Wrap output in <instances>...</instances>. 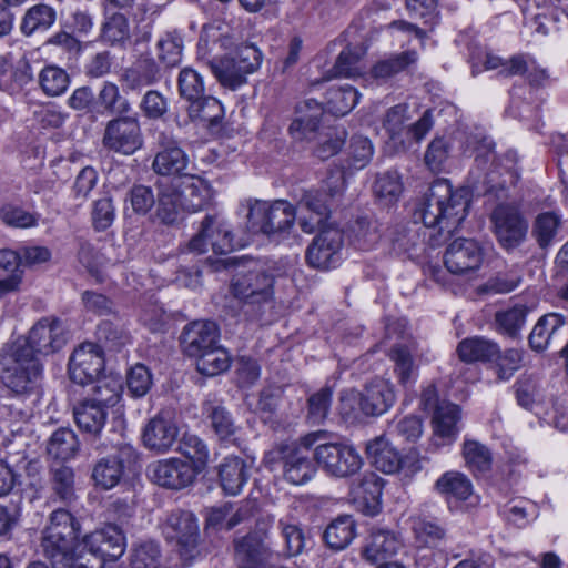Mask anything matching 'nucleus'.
Here are the masks:
<instances>
[{
    "label": "nucleus",
    "mask_w": 568,
    "mask_h": 568,
    "mask_svg": "<svg viewBox=\"0 0 568 568\" xmlns=\"http://www.w3.org/2000/svg\"><path fill=\"white\" fill-rule=\"evenodd\" d=\"M40 358L29 354L24 346L7 343L0 351V379L14 395H27L34 390L42 375Z\"/></svg>",
    "instance_id": "obj_3"
},
{
    "label": "nucleus",
    "mask_w": 568,
    "mask_h": 568,
    "mask_svg": "<svg viewBox=\"0 0 568 568\" xmlns=\"http://www.w3.org/2000/svg\"><path fill=\"white\" fill-rule=\"evenodd\" d=\"M158 202L155 219L162 224L172 225L179 221L184 210L182 200L179 197V189L173 183L158 185Z\"/></svg>",
    "instance_id": "obj_34"
},
{
    "label": "nucleus",
    "mask_w": 568,
    "mask_h": 568,
    "mask_svg": "<svg viewBox=\"0 0 568 568\" xmlns=\"http://www.w3.org/2000/svg\"><path fill=\"white\" fill-rule=\"evenodd\" d=\"M484 261V248L473 240L459 237L446 248L444 263L446 268L456 275H467L478 271Z\"/></svg>",
    "instance_id": "obj_16"
},
{
    "label": "nucleus",
    "mask_w": 568,
    "mask_h": 568,
    "mask_svg": "<svg viewBox=\"0 0 568 568\" xmlns=\"http://www.w3.org/2000/svg\"><path fill=\"white\" fill-rule=\"evenodd\" d=\"M230 291L245 314H256L273 301L274 276L265 271L241 272L233 276Z\"/></svg>",
    "instance_id": "obj_6"
},
{
    "label": "nucleus",
    "mask_w": 568,
    "mask_h": 568,
    "mask_svg": "<svg viewBox=\"0 0 568 568\" xmlns=\"http://www.w3.org/2000/svg\"><path fill=\"white\" fill-rule=\"evenodd\" d=\"M528 308L524 305H516L506 311L497 312L495 315V322L498 332L516 338L519 335L520 329L526 323Z\"/></svg>",
    "instance_id": "obj_52"
},
{
    "label": "nucleus",
    "mask_w": 568,
    "mask_h": 568,
    "mask_svg": "<svg viewBox=\"0 0 568 568\" xmlns=\"http://www.w3.org/2000/svg\"><path fill=\"white\" fill-rule=\"evenodd\" d=\"M165 534L169 539L175 540L183 559L194 558L200 540V527L193 513L182 509L172 511L166 518Z\"/></svg>",
    "instance_id": "obj_13"
},
{
    "label": "nucleus",
    "mask_w": 568,
    "mask_h": 568,
    "mask_svg": "<svg viewBox=\"0 0 568 568\" xmlns=\"http://www.w3.org/2000/svg\"><path fill=\"white\" fill-rule=\"evenodd\" d=\"M70 329L64 321L50 315L38 320L26 336L13 343L24 346L26 351L40 358L60 352L70 339Z\"/></svg>",
    "instance_id": "obj_5"
},
{
    "label": "nucleus",
    "mask_w": 568,
    "mask_h": 568,
    "mask_svg": "<svg viewBox=\"0 0 568 568\" xmlns=\"http://www.w3.org/2000/svg\"><path fill=\"white\" fill-rule=\"evenodd\" d=\"M38 215L8 203L0 209V220L10 227L27 229L38 224Z\"/></svg>",
    "instance_id": "obj_62"
},
{
    "label": "nucleus",
    "mask_w": 568,
    "mask_h": 568,
    "mask_svg": "<svg viewBox=\"0 0 568 568\" xmlns=\"http://www.w3.org/2000/svg\"><path fill=\"white\" fill-rule=\"evenodd\" d=\"M469 203L468 189L453 190L447 180L439 179L428 189L423 203L416 209L414 217L420 220L426 227H437V234L446 240L465 220Z\"/></svg>",
    "instance_id": "obj_1"
},
{
    "label": "nucleus",
    "mask_w": 568,
    "mask_h": 568,
    "mask_svg": "<svg viewBox=\"0 0 568 568\" xmlns=\"http://www.w3.org/2000/svg\"><path fill=\"white\" fill-rule=\"evenodd\" d=\"M159 565L160 549L155 542L141 544L131 555L132 568H159Z\"/></svg>",
    "instance_id": "obj_64"
},
{
    "label": "nucleus",
    "mask_w": 568,
    "mask_h": 568,
    "mask_svg": "<svg viewBox=\"0 0 568 568\" xmlns=\"http://www.w3.org/2000/svg\"><path fill=\"white\" fill-rule=\"evenodd\" d=\"M125 537L115 525H108L84 537V551L91 558L92 567L100 565L103 558L116 559L124 552Z\"/></svg>",
    "instance_id": "obj_18"
},
{
    "label": "nucleus",
    "mask_w": 568,
    "mask_h": 568,
    "mask_svg": "<svg viewBox=\"0 0 568 568\" xmlns=\"http://www.w3.org/2000/svg\"><path fill=\"white\" fill-rule=\"evenodd\" d=\"M30 437L23 433L0 435V462L11 468H23L29 475H36L40 465L37 458H30Z\"/></svg>",
    "instance_id": "obj_20"
},
{
    "label": "nucleus",
    "mask_w": 568,
    "mask_h": 568,
    "mask_svg": "<svg viewBox=\"0 0 568 568\" xmlns=\"http://www.w3.org/2000/svg\"><path fill=\"white\" fill-rule=\"evenodd\" d=\"M462 455L467 468L475 475L487 474L493 466V454L483 443L466 439L463 444Z\"/></svg>",
    "instance_id": "obj_44"
},
{
    "label": "nucleus",
    "mask_w": 568,
    "mask_h": 568,
    "mask_svg": "<svg viewBox=\"0 0 568 568\" xmlns=\"http://www.w3.org/2000/svg\"><path fill=\"white\" fill-rule=\"evenodd\" d=\"M296 116L290 125V133L296 140H311L318 129L324 113L321 103L307 99L296 105Z\"/></svg>",
    "instance_id": "obj_27"
},
{
    "label": "nucleus",
    "mask_w": 568,
    "mask_h": 568,
    "mask_svg": "<svg viewBox=\"0 0 568 568\" xmlns=\"http://www.w3.org/2000/svg\"><path fill=\"white\" fill-rule=\"evenodd\" d=\"M362 55L363 52L355 48L347 47L344 49L338 54L334 67L329 71L331 74L328 79L334 77L353 78L359 75L362 73L359 67Z\"/></svg>",
    "instance_id": "obj_55"
},
{
    "label": "nucleus",
    "mask_w": 568,
    "mask_h": 568,
    "mask_svg": "<svg viewBox=\"0 0 568 568\" xmlns=\"http://www.w3.org/2000/svg\"><path fill=\"white\" fill-rule=\"evenodd\" d=\"M239 568H265L266 548L257 535H247L235 541Z\"/></svg>",
    "instance_id": "obj_36"
},
{
    "label": "nucleus",
    "mask_w": 568,
    "mask_h": 568,
    "mask_svg": "<svg viewBox=\"0 0 568 568\" xmlns=\"http://www.w3.org/2000/svg\"><path fill=\"white\" fill-rule=\"evenodd\" d=\"M152 481L171 490H180L191 486L199 474L191 464L181 458H168L149 466Z\"/></svg>",
    "instance_id": "obj_19"
},
{
    "label": "nucleus",
    "mask_w": 568,
    "mask_h": 568,
    "mask_svg": "<svg viewBox=\"0 0 568 568\" xmlns=\"http://www.w3.org/2000/svg\"><path fill=\"white\" fill-rule=\"evenodd\" d=\"M211 427L220 440H229L235 435L237 426L232 414L223 406L207 404L205 407Z\"/></svg>",
    "instance_id": "obj_53"
},
{
    "label": "nucleus",
    "mask_w": 568,
    "mask_h": 568,
    "mask_svg": "<svg viewBox=\"0 0 568 568\" xmlns=\"http://www.w3.org/2000/svg\"><path fill=\"white\" fill-rule=\"evenodd\" d=\"M175 186L179 189V197L186 211H200L212 200L211 185L200 176L189 174Z\"/></svg>",
    "instance_id": "obj_29"
},
{
    "label": "nucleus",
    "mask_w": 568,
    "mask_h": 568,
    "mask_svg": "<svg viewBox=\"0 0 568 568\" xmlns=\"http://www.w3.org/2000/svg\"><path fill=\"white\" fill-rule=\"evenodd\" d=\"M121 385L115 381L101 379L94 385L92 394L85 399L106 409L116 405L121 396Z\"/></svg>",
    "instance_id": "obj_60"
},
{
    "label": "nucleus",
    "mask_w": 568,
    "mask_h": 568,
    "mask_svg": "<svg viewBox=\"0 0 568 568\" xmlns=\"http://www.w3.org/2000/svg\"><path fill=\"white\" fill-rule=\"evenodd\" d=\"M38 81L45 95L59 97L69 88L70 77L64 69L50 64L40 71Z\"/></svg>",
    "instance_id": "obj_49"
},
{
    "label": "nucleus",
    "mask_w": 568,
    "mask_h": 568,
    "mask_svg": "<svg viewBox=\"0 0 568 568\" xmlns=\"http://www.w3.org/2000/svg\"><path fill=\"white\" fill-rule=\"evenodd\" d=\"M490 221L496 240L505 251L511 252L526 241L529 224L518 203L497 204L490 214Z\"/></svg>",
    "instance_id": "obj_8"
},
{
    "label": "nucleus",
    "mask_w": 568,
    "mask_h": 568,
    "mask_svg": "<svg viewBox=\"0 0 568 568\" xmlns=\"http://www.w3.org/2000/svg\"><path fill=\"white\" fill-rule=\"evenodd\" d=\"M98 341L110 349H119L129 342L128 333L111 321H102L97 327Z\"/></svg>",
    "instance_id": "obj_63"
},
{
    "label": "nucleus",
    "mask_w": 568,
    "mask_h": 568,
    "mask_svg": "<svg viewBox=\"0 0 568 568\" xmlns=\"http://www.w3.org/2000/svg\"><path fill=\"white\" fill-rule=\"evenodd\" d=\"M313 448L317 464L332 476L346 477L355 474L362 466V457L356 449L344 443H328L324 439Z\"/></svg>",
    "instance_id": "obj_10"
},
{
    "label": "nucleus",
    "mask_w": 568,
    "mask_h": 568,
    "mask_svg": "<svg viewBox=\"0 0 568 568\" xmlns=\"http://www.w3.org/2000/svg\"><path fill=\"white\" fill-rule=\"evenodd\" d=\"M80 524L71 513L57 509L51 514L50 526L43 531V555L58 568H92L85 555L84 540L78 542Z\"/></svg>",
    "instance_id": "obj_2"
},
{
    "label": "nucleus",
    "mask_w": 568,
    "mask_h": 568,
    "mask_svg": "<svg viewBox=\"0 0 568 568\" xmlns=\"http://www.w3.org/2000/svg\"><path fill=\"white\" fill-rule=\"evenodd\" d=\"M187 113L193 121L207 122L213 125L222 120L224 110L217 99L212 95L203 94L189 104Z\"/></svg>",
    "instance_id": "obj_47"
},
{
    "label": "nucleus",
    "mask_w": 568,
    "mask_h": 568,
    "mask_svg": "<svg viewBox=\"0 0 568 568\" xmlns=\"http://www.w3.org/2000/svg\"><path fill=\"white\" fill-rule=\"evenodd\" d=\"M220 331L211 321H194L184 326L180 343L183 353L192 358L201 356L204 352L219 343Z\"/></svg>",
    "instance_id": "obj_22"
},
{
    "label": "nucleus",
    "mask_w": 568,
    "mask_h": 568,
    "mask_svg": "<svg viewBox=\"0 0 568 568\" xmlns=\"http://www.w3.org/2000/svg\"><path fill=\"white\" fill-rule=\"evenodd\" d=\"M356 536V523L351 515H341L332 520L323 532L326 546L335 551L347 548Z\"/></svg>",
    "instance_id": "obj_35"
},
{
    "label": "nucleus",
    "mask_w": 568,
    "mask_h": 568,
    "mask_svg": "<svg viewBox=\"0 0 568 568\" xmlns=\"http://www.w3.org/2000/svg\"><path fill=\"white\" fill-rule=\"evenodd\" d=\"M362 395V415L377 417L385 414L395 403L394 387L387 381L375 378L367 383Z\"/></svg>",
    "instance_id": "obj_25"
},
{
    "label": "nucleus",
    "mask_w": 568,
    "mask_h": 568,
    "mask_svg": "<svg viewBox=\"0 0 568 568\" xmlns=\"http://www.w3.org/2000/svg\"><path fill=\"white\" fill-rule=\"evenodd\" d=\"M366 453L376 469L385 474H394L402 466V456L383 436L366 445Z\"/></svg>",
    "instance_id": "obj_32"
},
{
    "label": "nucleus",
    "mask_w": 568,
    "mask_h": 568,
    "mask_svg": "<svg viewBox=\"0 0 568 568\" xmlns=\"http://www.w3.org/2000/svg\"><path fill=\"white\" fill-rule=\"evenodd\" d=\"M55 21V9L45 3H38L24 12L20 23V32L24 37L41 34L50 30Z\"/></svg>",
    "instance_id": "obj_33"
},
{
    "label": "nucleus",
    "mask_w": 568,
    "mask_h": 568,
    "mask_svg": "<svg viewBox=\"0 0 568 568\" xmlns=\"http://www.w3.org/2000/svg\"><path fill=\"white\" fill-rule=\"evenodd\" d=\"M80 449L78 435L67 427L57 429L47 443V454L54 460L65 462L77 456Z\"/></svg>",
    "instance_id": "obj_39"
},
{
    "label": "nucleus",
    "mask_w": 568,
    "mask_h": 568,
    "mask_svg": "<svg viewBox=\"0 0 568 568\" xmlns=\"http://www.w3.org/2000/svg\"><path fill=\"white\" fill-rule=\"evenodd\" d=\"M418 59L417 52L413 50L404 51L392 55L388 59L376 62L371 69V75L378 81H387L397 73L406 70Z\"/></svg>",
    "instance_id": "obj_45"
},
{
    "label": "nucleus",
    "mask_w": 568,
    "mask_h": 568,
    "mask_svg": "<svg viewBox=\"0 0 568 568\" xmlns=\"http://www.w3.org/2000/svg\"><path fill=\"white\" fill-rule=\"evenodd\" d=\"M178 450L192 462L191 466L199 473L206 467L209 448L197 435L185 433L180 440Z\"/></svg>",
    "instance_id": "obj_51"
},
{
    "label": "nucleus",
    "mask_w": 568,
    "mask_h": 568,
    "mask_svg": "<svg viewBox=\"0 0 568 568\" xmlns=\"http://www.w3.org/2000/svg\"><path fill=\"white\" fill-rule=\"evenodd\" d=\"M99 103L109 113H116L119 115L128 114L132 106L128 99L120 94L116 84L105 82L101 88L98 97Z\"/></svg>",
    "instance_id": "obj_56"
},
{
    "label": "nucleus",
    "mask_w": 568,
    "mask_h": 568,
    "mask_svg": "<svg viewBox=\"0 0 568 568\" xmlns=\"http://www.w3.org/2000/svg\"><path fill=\"white\" fill-rule=\"evenodd\" d=\"M478 62L473 59L471 74L477 75L483 70L491 71L498 70V74L505 78L514 75H523L528 69V59L524 54H517L506 60L501 57L494 54L490 51H486L483 55H479Z\"/></svg>",
    "instance_id": "obj_28"
},
{
    "label": "nucleus",
    "mask_w": 568,
    "mask_h": 568,
    "mask_svg": "<svg viewBox=\"0 0 568 568\" xmlns=\"http://www.w3.org/2000/svg\"><path fill=\"white\" fill-rule=\"evenodd\" d=\"M262 62L261 51L253 44H242L234 52L210 61V68L219 83L230 90H236L247 81Z\"/></svg>",
    "instance_id": "obj_4"
},
{
    "label": "nucleus",
    "mask_w": 568,
    "mask_h": 568,
    "mask_svg": "<svg viewBox=\"0 0 568 568\" xmlns=\"http://www.w3.org/2000/svg\"><path fill=\"white\" fill-rule=\"evenodd\" d=\"M136 459V453L131 446H123L119 455L101 459L93 468L92 479L95 486L102 489H111L120 483L123 475L124 463Z\"/></svg>",
    "instance_id": "obj_24"
},
{
    "label": "nucleus",
    "mask_w": 568,
    "mask_h": 568,
    "mask_svg": "<svg viewBox=\"0 0 568 568\" xmlns=\"http://www.w3.org/2000/svg\"><path fill=\"white\" fill-rule=\"evenodd\" d=\"M567 317L551 312L542 315L532 327L528 343L532 351L542 353L552 345L561 343L567 333Z\"/></svg>",
    "instance_id": "obj_21"
},
{
    "label": "nucleus",
    "mask_w": 568,
    "mask_h": 568,
    "mask_svg": "<svg viewBox=\"0 0 568 568\" xmlns=\"http://www.w3.org/2000/svg\"><path fill=\"white\" fill-rule=\"evenodd\" d=\"M179 93L189 104L204 94V83L201 74L192 68H183L178 78Z\"/></svg>",
    "instance_id": "obj_57"
},
{
    "label": "nucleus",
    "mask_w": 568,
    "mask_h": 568,
    "mask_svg": "<svg viewBox=\"0 0 568 568\" xmlns=\"http://www.w3.org/2000/svg\"><path fill=\"white\" fill-rule=\"evenodd\" d=\"M459 358L466 363L490 362L499 354V346L484 337H471L458 344Z\"/></svg>",
    "instance_id": "obj_40"
},
{
    "label": "nucleus",
    "mask_w": 568,
    "mask_h": 568,
    "mask_svg": "<svg viewBox=\"0 0 568 568\" xmlns=\"http://www.w3.org/2000/svg\"><path fill=\"white\" fill-rule=\"evenodd\" d=\"M379 239L377 222L369 216H358L349 226V242L357 250L369 251Z\"/></svg>",
    "instance_id": "obj_43"
},
{
    "label": "nucleus",
    "mask_w": 568,
    "mask_h": 568,
    "mask_svg": "<svg viewBox=\"0 0 568 568\" xmlns=\"http://www.w3.org/2000/svg\"><path fill=\"white\" fill-rule=\"evenodd\" d=\"M153 385L152 374L143 364H136L128 373L126 386L134 398L145 396Z\"/></svg>",
    "instance_id": "obj_61"
},
{
    "label": "nucleus",
    "mask_w": 568,
    "mask_h": 568,
    "mask_svg": "<svg viewBox=\"0 0 568 568\" xmlns=\"http://www.w3.org/2000/svg\"><path fill=\"white\" fill-rule=\"evenodd\" d=\"M250 477V467L237 456H230L219 466L220 485L224 494L236 496L243 491Z\"/></svg>",
    "instance_id": "obj_30"
},
{
    "label": "nucleus",
    "mask_w": 568,
    "mask_h": 568,
    "mask_svg": "<svg viewBox=\"0 0 568 568\" xmlns=\"http://www.w3.org/2000/svg\"><path fill=\"white\" fill-rule=\"evenodd\" d=\"M178 435L175 422L168 414L159 413L144 426L142 440L149 450L165 454L175 444Z\"/></svg>",
    "instance_id": "obj_23"
},
{
    "label": "nucleus",
    "mask_w": 568,
    "mask_h": 568,
    "mask_svg": "<svg viewBox=\"0 0 568 568\" xmlns=\"http://www.w3.org/2000/svg\"><path fill=\"white\" fill-rule=\"evenodd\" d=\"M436 490L442 495L469 497L473 494L470 479L460 471H447L436 481Z\"/></svg>",
    "instance_id": "obj_54"
},
{
    "label": "nucleus",
    "mask_w": 568,
    "mask_h": 568,
    "mask_svg": "<svg viewBox=\"0 0 568 568\" xmlns=\"http://www.w3.org/2000/svg\"><path fill=\"white\" fill-rule=\"evenodd\" d=\"M358 99L359 93L352 85L332 87L326 93L327 111L343 116L353 110Z\"/></svg>",
    "instance_id": "obj_46"
},
{
    "label": "nucleus",
    "mask_w": 568,
    "mask_h": 568,
    "mask_svg": "<svg viewBox=\"0 0 568 568\" xmlns=\"http://www.w3.org/2000/svg\"><path fill=\"white\" fill-rule=\"evenodd\" d=\"M460 418L459 407L448 402H440L433 414L434 434L436 437L452 442L455 439Z\"/></svg>",
    "instance_id": "obj_41"
},
{
    "label": "nucleus",
    "mask_w": 568,
    "mask_h": 568,
    "mask_svg": "<svg viewBox=\"0 0 568 568\" xmlns=\"http://www.w3.org/2000/svg\"><path fill=\"white\" fill-rule=\"evenodd\" d=\"M408 120V106L406 104L392 106L384 116L383 128L388 134L389 142L397 152L409 150V145L405 140V126Z\"/></svg>",
    "instance_id": "obj_38"
},
{
    "label": "nucleus",
    "mask_w": 568,
    "mask_h": 568,
    "mask_svg": "<svg viewBox=\"0 0 568 568\" xmlns=\"http://www.w3.org/2000/svg\"><path fill=\"white\" fill-rule=\"evenodd\" d=\"M412 530L419 547H437L446 536L442 526L420 516L412 518Z\"/></svg>",
    "instance_id": "obj_48"
},
{
    "label": "nucleus",
    "mask_w": 568,
    "mask_h": 568,
    "mask_svg": "<svg viewBox=\"0 0 568 568\" xmlns=\"http://www.w3.org/2000/svg\"><path fill=\"white\" fill-rule=\"evenodd\" d=\"M562 229V216L558 211H545L538 213L531 224V236L542 252L555 244Z\"/></svg>",
    "instance_id": "obj_31"
},
{
    "label": "nucleus",
    "mask_w": 568,
    "mask_h": 568,
    "mask_svg": "<svg viewBox=\"0 0 568 568\" xmlns=\"http://www.w3.org/2000/svg\"><path fill=\"white\" fill-rule=\"evenodd\" d=\"M209 245L219 255L229 254L235 247L232 231L217 215L204 217L199 232L189 241L187 250L202 254L206 252Z\"/></svg>",
    "instance_id": "obj_11"
},
{
    "label": "nucleus",
    "mask_w": 568,
    "mask_h": 568,
    "mask_svg": "<svg viewBox=\"0 0 568 568\" xmlns=\"http://www.w3.org/2000/svg\"><path fill=\"white\" fill-rule=\"evenodd\" d=\"M332 388L322 387L307 399V419L312 424H322L328 416L332 403Z\"/></svg>",
    "instance_id": "obj_58"
},
{
    "label": "nucleus",
    "mask_w": 568,
    "mask_h": 568,
    "mask_svg": "<svg viewBox=\"0 0 568 568\" xmlns=\"http://www.w3.org/2000/svg\"><path fill=\"white\" fill-rule=\"evenodd\" d=\"M159 150L156 151L152 170L162 176H179L181 180L187 176L185 172L190 159L185 151L179 146L178 141L165 132H160L156 139Z\"/></svg>",
    "instance_id": "obj_15"
},
{
    "label": "nucleus",
    "mask_w": 568,
    "mask_h": 568,
    "mask_svg": "<svg viewBox=\"0 0 568 568\" xmlns=\"http://www.w3.org/2000/svg\"><path fill=\"white\" fill-rule=\"evenodd\" d=\"M77 425L82 430L98 435L103 428L108 412L89 399H83L73 408Z\"/></svg>",
    "instance_id": "obj_42"
},
{
    "label": "nucleus",
    "mask_w": 568,
    "mask_h": 568,
    "mask_svg": "<svg viewBox=\"0 0 568 568\" xmlns=\"http://www.w3.org/2000/svg\"><path fill=\"white\" fill-rule=\"evenodd\" d=\"M343 232L337 227H326L314 237L306 251L307 264L313 268L328 270L341 260Z\"/></svg>",
    "instance_id": "obj_14"
},
{
    "label": "nucleus",
    "mask_w": 568,
    "mask_h": 568,
    "mask_svg": "<svg viewBox=\"0 0 568 568\" xmlns=\"http://www.w3.org/2000/svg\"><path fill=\"white\" fill-rule=\"evenodd\" d=\"M295 219V207L287 201H255L248 209L247 225L254 233L281 237L293 226Z\"/></svg>",
    "instance_id": "obj_7"
},
{
    "label": "nucleus",
    "mask_w": 568,
    "mask_h": 568,
    "mask_svg": "<svg viewBox=\"0 0 568 568\" xmlns=\"http://www.w3.org/2000/svg\"><path fill=\"white\" fill-rule=\"evenodd\" d=\"M328 437L329 433L326 430L312 432L283 452L284 476L290 483L302 485L312 478L315 467L310 459L308 452L315 444Z\"/></svg>",
    "instance_id": "obj_9"
},
{
    "label": "nucleus",
    "mask_w": 568,
    "mask_h": 568,
    "mask_svg": "<svg viewBox=\"0 0 568 568\" xmlns=\"http://www.w3.org/2000/svg\"><path fill=\"white\" fill-rule=\"evenodd\" d=\"M104 368L101 347L93 343H83L73 351L69 359V377L79 385L95 382Z\"/></svg>",
    "instance_id": "obj_17"
},
{
    "label": "nucleus",
    "mask_w": 568,
    "mask_h": 568,
    "mask_svg": "<svg viewBox=\"0 0 568 568\" xmlns=\"http://www.w3.org/2000/svg\"><path fill=\"white\" fill-rule=\"evenodd\" d=\"M403 542L398 535L385 528H372L362 549V557L371 564H377L395 556Z\"/></svg>",
    "instance_id": "obj_26"
},
{
    "label": "nucleus",
    "mask_w": 568,
    "mask_h": 568,
    "mask_svg": "<svg viewBox=\"0 0 568 568\" xmlns=\"http://www.w3.org/2000/svg\"><path fill=\"white\" fill-rule=\"evenodd\" d=\"M196 368L202 375L215 376L225 372L231 364L227 351L215 344L201 356L196 357Z\"/></svg>",
    "instance_id": "obj_50"
},
{
    "label": "nucleus",
    "mask_w": 568,
    "mask_h": 568,
    "mask_svg": "<svg viewBox=\"0 0 568 568\" xmlns=\"http://www.w3.org/2000/svg\"><path fill=\"white\" fill-rule=\"evenodd\" d=\"M450 145L444 138H435L428 144L424 154V163L433 173H440L445 170L449 156Z\"/></svg>",
    "instance_id": "obj_59"
},
{
    "label": "nucleus",
    "mask_w": 568,
    "mask_h": 568,
    "mask_svg": "<svg viewBox=\"0 0 568 568\" xmlns=\"http://www.w3.org/2000/svg\"><path fill=\"white\" fill-rule=\"evenodd\" d=\"M184 41L180 31L164 32L155 43V57L164 69H173L180 65L183 57Z\"/></svg>",
    "instance_id": "obj_37"
},
{
    "label": "nucleus",
    "mask_w": 568,
    "mask_h": 568,
    "mask_svg": "<svg viewBox=\"0 0 568 568\" xmlns=\"http://www.w3.org/2000/svg\"><path fill=\"white\" fill-rule=\"evenodd\" d=\"M102 144L110 151L125 155L142 146V134L136 116L126 114L110 120L104 129Z\"/></svg>",
    "instance_id": "obj_12"
}]
</instances>
